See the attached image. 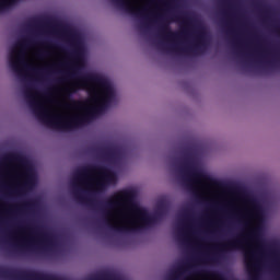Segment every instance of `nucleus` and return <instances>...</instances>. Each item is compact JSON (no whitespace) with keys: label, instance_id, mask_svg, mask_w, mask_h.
Returning <instances> with one entry per match:
<instances>
[{"label":"nucleus","instance_id":"nucleus-33","mask_svg":"<svg viewBox=\"0 0 280 280\" xmlns=\"http://www.w3.org/2000/svg\"><path fill=\"white\" fill-rule=\"evenodd\" d=\"M144 27H148V24L144 23Z\"/></svg>","mask_w":280,"mask_h":280},{"label":"nucleus","instance_id":"nucleus-34","mask_svg":"<svg viewBox=\"0 0 280 280\" xmlns=\"http://www.w3.org/2000/svg\"><path fill=\"white\" fill-rule=\"evenodd\" d=\"M223 14H226V12L223 11Z\"/></svg>","mask_w":280,"mask_h":280},{"label":"nucleus","instance_id":"nucleus-26","mask_svg":"<svg viewBox=\"0 0 280 280\" xmlns=\"http://www.w3.org/2000/svg\"><path fill=\"white\" fill-rule=\"evenodd\" d=\"M176 21H184V23H187V20L185 18H182L180 15H175Z\"/></svg>","mask_w":280,"mask_h":280},{"label":"nucleus","instance_id":"nucleus-2","mask_svg":"<svg viewBox=\"0 0 280 280\" xmlns=\"http://www.w3.org/2000/svg\"><path fill=\"white\" fill-rule=\"evenodd\" d=\"M136 192L132 189H122L107 198L101 209L104 224L115 233H139L145 226L156 223L165 203L159 205V211L150 215L145 208L135 203Z\"/></svg>","mask_w":280,"mask_h":280},{"label":"nucleus","instance_id":"nucleus-30","mask_svg":"<svg viewBox=\"0 0 280 280\" xmlns=\"http://www.w3.org/2000/svg\"><path fill=\"white\" fill-rule=\"evenodd\" d=\"M257 8H261V4L257 3Z\"/></svg>","mask_w":280,"mask_h":280},{"label":"nucleus","instance_id":"nucleus-9","mask_svg":"<svg viewBox=\"0 0 280 280\" xmlns=\"http://www.w3.org/2000/svg\"><path fill=\"white\" fill-rule=\"evenodd\" d=\"M160 34L163 38H166V40H178V38H183V36L187 34V30H183L180 33H174L170 24L163 21L160 25Z\"/></svg>","mask_w":280,"mask_h":280},{"label":"nucleus","instance_id":"nucleus-3","mask_svg":"<svg viewBox=\"0 0 280 280\" xmlns=\"http://www.w3.org/2000/svg\"><path fill=\"white\" fill-rule=\"evenodd\" d=\"M91 174H100L101 179L96 183V185L101 189L106 186V183H113V180H115V173L110 171V168L100 165H89L83 166L75 172L73 178L74 187L78 185V183L89 180V176H91Z\"/></svg>","mask_w":280,"mask_h":280},{"label":"nucleus","instance_id":"nucleus-23","mask_svg":"<svg viewBox=\"0 0 280 280\" xmlns=\"http://www.w3.org/2000/svg\"><path fill=\"white\" fill-rule=\"evenodd\" d=\"M32 185V175L27 174L26 175V180L24 183V187H30Z\"/></svg>","mask_w":280,"mask_h":280},{"label":"nucleus","instance_id":"nucleus-24","mask_svg":"<svg viewBox=\"0 0 280 280\" xmlns=\"http://www.w3.org/2000/svg\"><path fill=\"white\" fill-rule=\"evenodd\" d=\"M24 67L28 69V71H33V73H40V71L36 68H32L30 65L24 63Z\"/></svg>","mask_w":280,"mask_h":280},{"label":"nucleus","instance_id":"nucleus-29","mask_svg":"<svg viewBox=\"0 0 280 280\" xmlns=\"http://www.w3.org/2000/svg\"><path fill=\"white\" fill-rule=\"evenodd\" d=\"M74 106H82V103L73 101Z\"/></svg>","mask_w":280,"mask_h":280},{"label":"nucleus","instance_id":"nucleus-8","mask_svg":"<svg viewBox=\"0 0 280 280\" xmlns=\"http://www.w3.org/2000/svg\"><path fill=\"white\" fill-rule=\"evenodd\" d=\"M114 3L122 8V10H126V12H129V14H132L136 16V19H143L144 21H148V9L147 8H135L128 0H113Z\"/></svg>","mask_w":280,"mask_h":280},{"label":"nucleus","instance_id":"nucleus-20","mask_svg":"<svg viewBox=\"0 0 280 280\" xmlns=\"http://www.w3.org/2000/svg\"><path fill=\"white\" fill-rule=\"evenodd\" d=\"M30 45H32V42H30V39H27V38H24V39L19 40L15 44V47H20V49H26V47H30Z\"/></svg>","mask_w":280,"mask_h":280},{"label":"nucleus","instance_id":"nucleus-31","mask_svg":"<svg viewBox=\"0 0 280 280\" xmlns=\"http://www.w3.org/2000/svg\"><path fill=\"white\" fill-rule=\"evenodd\" d=\"M40 56H45V52H42Z\"/></svg>","mask_w":280,"mask_h":280},{"label":"nucleus","instance_id":"nucleus-25","mask_svg":"<svg viewBox=\"0 0 280 280\" xmlns=\"http://www.w3.org/2000/svg\"><path fill=\"white\" fill-rule=\"evenodd\" d=\"M279 62H280L279 59H275L273 61H269L268 65L271 67H279Z\"/></svg>","mask_w":280,"mask_h":280},{"label":"nucleus","instance_id":"nucleus-1","mask_svg":"<svg viewBox=\"0 0 280 280\" xmlns=\"http://www.w3.org/2000/svg\"><path fill=\"white\" fill-rule=\"evenodd\" d=\"M80 65L75 63L71 68L72 73L68 74V78L79 79V82L73 85L74 89H86L91 100L94 104H97V106L90 108L83 116H75L69 120H65V117L61 115H49V112L34 98V95H32L30 91H25L28 105L37 119L42 120L43 124L52 126V128H59L60 130H73V128L86 124L89 118L93 117V115H97V113H102V110L108 108V106L115 102V89L108 79L97 73H86L80 77Z\"/></svg>","mask_w":280,"mask_h":280},{"label":"nucleus","instance_id":"nucleus-16","mask_svg":"<svg viewBox=\"0 0 280 280\" xmlns=\"http://www.w3.org/2000/svg\"><path fill=\"white\" fill-rule=\"evenodd\" d=\"M248 240H252V242H255L256 244H264L261 242V232H260L259 228H256L250 231V233L248 235Z\"/></svg>","mask_w":280,"mask_h":280},{"label":"nucleus","instance_id":"nucleus-13","mask_svg":"<svg viewBox=\"0 0 280 280\" xmlns=\"http://www.w3.org/2000/svg\"><path fill=\"white\" fill-rule=\"evenodd\" d=\"M248 202L252 206L255 218L258 220L261 219L264 217V207H261V203L256 198H249Z\"/></svg>","mask_w":280,"mask_h":280},{"label":"nucleus","instance_id":"nucleus-7","mask_svg":"<svg viewBox=\"0 0 280 280\" xmlns=\"http://www.w3.org/2000/svg\"><path fill=\"white\" fill-rule=\"evenodd\" d=\"M242 246H244V238L242 237V235H240L228 241L225 244L221 246L218 254L207 257L206 260L215 264V261H218L220 257H224L225 253H229V250H237L242 248Z\"/></svg>","mask_w":280,"mask_h":280},{"label":"nucleus","instance_id":"nucleus-5","mask_svg":"<svg viewBox=\"0 0 280 280\" xmlns=\"http://www.w3.org/2000/svg\"><path fill=\"white\" fill-rule=\"evenodd\" d=\"M207 49V33L199 32L196 37V44L191 47L180 48L178 45L173 44L168 47V51H182L183 54H198Z\"/></svg>","mask_w":280,"mask_h":280},{"label":"nucleus","instance_id":"nucleus-6","mask_svg":"<svg viewBox=\"0 0 280 280\" xmlns=\"http://www.w3.org/2000/svg\"><path fill=\"white\" fill-rule=\"evenodd\" d=\"M92 152L100 154L102 159L109 163H119L121 156H124V150L117 145H108L105 148H92Z\"/></svg>","mask_w":280,"mask_h":280},{"label":"nucleus","instance_id":"nucleus-14","mask_svg":"<svg viewBox=\"0 0 280 280\" xmlns=\"http://www.w3.org/2000/svg\"><path fill=\"white\" fill-rule=\"evenodd\" d=\"M187 268H189V265L188 264H185V265H180L178 266L175 270H173L167 280H182Z\"/></svg>","mask_w":280,"mask_h":280},{"label":"nucleus","instance_id":"nucleus-15","mask_svg":"<svg viewBox=\"0 0 280 280\" xmlns=\"http://www.w3.org/2000/svg\"><path fill=\"white\" fill-rule=\"evenodd\" d=\"M73 196L78 202H81V205H85L86 207H90V209H95V202L93 199L82 196V194H80V189H74Z\"/></svg>","mask_w":280,"mask_h":280},{"label":"nucleus","instance_id":"nucleus-4","mask_svg":"<svg viewBox=\"0 0 280 280\" xmlns=\"http://www.w3.org/2000/svg\"><path fill=\"white\" fill-rule=\"evenodd\" d=\"M178 170L188 189H194L196 180H211L207 174L194 167V159H191L188 150H184Z\"/></svg>","mask_w":280,"mask_h":280},{"label":"nucleus","instance_id":"nucleus-12","mask_svg":"<svg viewBox=\"0 0 280 280\" xmlns=\"http://www.w3.org/2000/svg\"><path fill=\"white\" fill-rule=\"evenodd\" d=\"M72 40V52L71 56L74 57L75 60H80L82 58V45H80V40L78 39V35H71Z\"/></svg>","mask_w":280,"mask_h":280},{"label":"nucleus","instance_id":"nucleus-21","mask_svg":"<svg viewBox=\"0 0 280 280\" xmlns=\"http://www.w3.org/2000/svg\"><path fill=\"white\" fill-rule=\"evenodd\" d=\"M5 161H16L18 163H23V158L19 154H10L5 158Z\"/></svg>","mask_w":280,"mask_h":280},{"label":"nucleus","instance_id":"nucleus-10","mask_svg":"<svg viewBox=\"0 0 280 280\" xmlns=\"http://www.w3.org/2000/svg\"><path fill=\"white\" fill-rule=\"evenodd\" d=\"M270 256L272 257V266L277 272H279V277L277 280H280V244L277 242L270 243L268 245Z\"/></svg>","mask_w":280,"mask_h":280},{"label":"nucleus","instance_id":"nucleus-19","mask_svg":"<svg viewBox=\"0 0 280 280\" xmlns=\"http://www.w3.org/2000/svg\"><path fill=\"white\" fill-rule=\"evenodd\" d=\"M205 275H208V277H212V279L217 280H228L226 277H224V275L218 271H205Z\"/></svg>","mask_w":280,"mask_h":280},{"label":"nucleus","instance_id":"nucleus-32","mask_svg":"<svg viewBox=\"0 0 280 280\" xmlns=\"http://www.w3.org/2000/svg\"><path fill=\"white\" fill-rule=\"evenodd\" d=\"M265 13L268 14V10H266Z\"/></svg>","mask_w":280,"mask_h":280},{"label":"nucleus","instance_id":"nucleus-28","mask_svg":"<svg viewBox=\"0 0 280 280\" xmlns=\"http://www.w3.org/2000/svg\"><path fill=\"white\" fill-rule=\"evenodd\" d=\"M32 25H40V20H33Z\"/></svg>","mask_w":280,"mask_h":280},{"label":"nucleus","instance_id":"nucleus-17","mask_svg":"<svg viewBox=\"0 0 280 280\" xmlns=\"http://www.w3.org/2000/svg\"><path fill=\"white\" fill-rule=\"evenodd\" d=\"M16 54V49L12 48L11 52H10V59H9V65L11 67V69H13V71H16L18 73L21 72V69H19V63L16 62V60L14 59V55Z\"/></svg>","mask_w":280,"mask_h":280},{"label":"nucleus","instance_id":"nucleus-27","mask_svg":"<svg viewBox=\"0 0 280 280\" xmlns=\"http://www.w3.org/2000/svg\"><path fill=\"white\" fill-rule=\"evenodd\" d=\"M5 0H0V10H3L5 8Z\"/></svg>","mask_w":280,"mask_h":280},{"label":"nucleus","instance_id":"nucleus-11","mask_svg":"<svg viewBox=\"0 0 280 280\" xmlns=\"http://www.w3.org/2000/svg\"><path fill=\"white\" fill-rule=\"evenodd\" d=\"M245 261L249 270H254V272H259L261 270V262H259V258H257V254L255 252L246 253Z\"/></svg>","mask_w":280,"mask_h":280},{"label":"nucleus","instance_id":"nucleus-22","mask_svg":"<svg viewBox=\"0 0 280 280\" xmlns=\"http://www.w3.org/2000/svg\"><path fill=\"white\" fill-rule=\"evenodd\" d=\"M34 207H36V201H34V200L26 201L23 203L24 209H34Z\"/></svg>","mask_w":280,"mask_h":280},{"label":"nucleus","instance_id":"nucleus-18","mask_svg":"<svg viewBox=\"0 0 280 280\" xmlns=\"http://www.w3.org/2000/svg\"><path fill=\"white\" fill-rule=\"evenodd\" d=\"M38 237L42 240V242H47V244H52L54 242V236L47 232H40Z\"/></svg>","mask_w":280,"mask_h":280}]
</instances>
